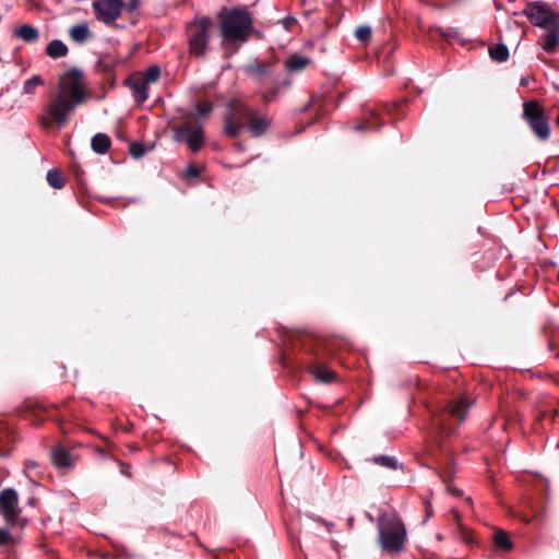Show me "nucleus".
<instances>
[{"label":"nucleus","instance_id":"5","mask_svg":"<svg viewBox=\"0 0 559 559\" xmlns=\"http://www.w3.org/2000/svg\"><path fill=\"white\" fill-rule=\"evenodd\" d=\"M471 404L464 395L452 400L437 417L440 432L447 436L453 433L454 427L450 424L449 419L453 418L457 425L462 423L466 418Z\"/></svg>","mask_w":559,"mask_h":559},{"label":"nucleus","instance_id":"8","mask_svg":"<svg viewBox=\"0 0 559 559\" xmlns=\"http://www.w3.org/2000/svg\"><path fill=\"white\" fill-rule=\"evenodd\" d=\"M523 115L535 135L545 141L549 138L550 128L543 108L536 102H526L523 105Z\"/></svg>","mask_w":559,"mask_h":559},{"label":"nucleus","instance_id":"15","mask_svg":"<svg viewBox=\"0 0 559 559\" xmlns=\"http://www.w3.org/2000/svg\"><path fill=\"white\" fill-rule=\"evenodd\" d=\"M110 139L105 133H97L92 138V148L97 154H105L110 147Z\"/></svg>","mask_w":559,"mask_h":559},{"label":"nucleus","instance_id":"26","mask_svg":"<svg viewBox=\"0 0 559 559\" xmlns=\"http://www.w3.org/2000/svg\"><path fill=\"white\" fill-rule=\"evenodd\" d=\"M44 84V80L40 75H34L33 78L25 81L23 85V93L27 95H33L36 88Z\"/></svg>","mask_w":559,"mask_h":559},{"label":"nucleus","instance_id":"33","mask_svg":"<svg viewBox=\"0 0 559 559\" xmlns=\"http://www.w3.org/2000/svg\"><path fill=\"white\" fill-rule=\"evenodd\" d=\"M460 530H461V538L465 543H473L474 542L472 535L464 527L461 526Z\"/></svg>","mask_w":559,"mask_h":559},{"label":"nucleus","instance_id":"23","mask_svg":"<svg viewBox=\"0 0 559 559\" xmlns=\"http://www.w3.org/2000/svg\"><path fill=\"white\" fill-rule=\"evenodd\" d=\"M267 127V121L264 117H260V116H257L254 114V118L251 119V121L249 122V130L254 134V135H260L261 133L264 132V130L266 129Z\"/></svg>","mask_w":559,"mask_h":559},{"label":"nucleus","instance_id":"9","mask_svg":"<svg viewBox=\"0 0 559 559\" xmlns=\"http://www.w3.org/2000/svg\"><path fill=\"white\" fill-rule=\"evenodd\" d=\"M209 21L206 17L188 26L190 51L195 56L204 55L207 44Z\"/></svg>","mask_w":559,"mask_h":559},{"label":"nucleus","instance_id":"27","mask_svg":"<svg viewBox=\"0 0 559 559\" xmlns=\"http://www.w3.org/2000/svg\"><path fill=\"white\" fill-rule=\"evenodd\" d=\"M47 181L55 189H61L64 186L63 177L56 169H51L47 173Z\"/></svg>","mask_w":559,"mask_h":559},{"label":"nucleus","instance_id":"30","mask_svg":"<svg viewBox=\"0 0 559 559\" xmlns=\"http://www.w3.org/2000/svg\"><path fill=\"white\" fill-rule=\"evenodd\" d=\"M203 169H204V167L201 168L195 165H190L186 170L185 177L187 180L194 179V178L199 177V175L201 174V171Z\"/></svg>","mask_w":559,"mask_h":559},{"label":"nucleus","instance_id":"37","mask_svg":"<svg viewBox=\"0 0 559 559\" xmlns=\"http://www.w3.org/2000/svg\"><path fill=\"white\" fill-rule=\"evenodd\" d=\"M366 516H367V519H368L370 522H372V521H373V518H372V515H371L370 513H366Z\"/></svg>","mask_w":559,"mask_h":559},{"label":"nucleus","instance_id":"31","mask_svg":"<svg viewBox=\"0 0 559 559\" xmlns=\"http://www.w3.org/2000/svg\"><path fill=\"white\" fill-rule=\"evenodd\" d=\"M145 153V147L140 144V143H132L130 145V154L135 157V158H139L141 156H143Z\"/></svg>","mask_w":559,"mask_h":559},{"label":"nucleus","instance_id":"2","mask_svg":"<svg viewBox=\"0 0 559 559\" xmlns=\"http://www.w3.org/2000/svg\"><path fill=\"white\" fill-rule=\"evenodd\" d=\"M218 20L223 43L234 46L233 51L249 39L252 19L246 9H224Z\"/></svg>","mask_w":559,"mask_h":559},{"label":"nucleus","instance_id":"7","mask_svg":"<svg viewBox=\"0 0 559 559\" xmlns=\"http://www.w3.org/2000/svg\"><path fill=\"white\" fill-rule=\"evenodd\" d=\"M525 15L531 23L544 29L559 28V15L543 2L528 3L525 8Z\"/></svg>","mask_w":559,"mask_h":559},{"label":"nucleus","instance_id":"39","mask_svg":"<svg viewBox=\"0 0 559 559\" xmlns=\"http://www.w3.org/2000/svg\"><path fill=\"white\" fill-rule=\"evenodd\" d=\"M136 4H138V3H136L135 1H134V2H131V9L135 8V7H136Z\"/></svg>","mask_w":559,"mask_h":559},{"label":"nucleus","instance_id":"19","mask_svg":"<svg viewBox=\"0 0 559 559\" xmlns=\"http://www.w3.org/2000/svg\"><path fill=\"white\" fill-rule=\"evenodd\" d=\"M311 373L318 381L323 382V383L331 382L335 377V374L332 370H330L329 368H326L324 365H321V364L314 365L311 368Z\"/></svg>","mask_w":559,"mask_h":559},{"label":"nucleus","instance_id":"22","mask_svg":"<svg viewBox=\"0 0 559 559\" xmlns=\"http://www.w3.org/2000/svg\"><path fill=\"white\" fill-rule=\"evenodd\" d=\"M493 542L497 547L503 550L512 549V542L510 540L508 534L504 531L498 530L493 534Z\"/></svg>","mask_w":559,"mask_h":559},{"label":"nucleus","instance_id":"6","mask_svg":"<svg viewBox=\"0 0 559 559\" xmlns=\"http://www.w3.org/2000/svg\"><path fill=\"white\" fill-rule=\"evenodd\" d=\"M254 118V112L246 107L240 100L233 99L228 104L227 112L225 114V133L230 136H236L243 127H248L251 119Z\"/></svg>","mask_w":559,"mask_h":559},{"label":"nucleus","instance_id":"36","mask_svg":"<svg viewBox=\"0 0 559 559\" xmlns=\"http://www.w3.org/2000/svg\"><path fill=\"white\" fill-rule=\"evenodd\" d=\"M431 514H432V510L430 507H428L427 508V516L429 518V516H431Z\"/></svg>","mask_w":559,"mask_h":559},{"label":"nucleus","instance_id":"41","mask_svg":"<svg viewBox=\"0 0 559 559\" xmlns=\"http://www.w3.org/2000/svg\"><path fill=\"white\" fill-rule=\"evenodd\" d=\"M454 495H459L460 491L459 490H451Z\"/></svg>","mask_w":559,"mask_h":559},{"label":"nucleus","instance_id":"4","mask_svg":"<svg viewBox=\"0 0 559 559\" xmlns=\"http://www.w3.org/2000/svg\"><path fill=\"white\" fill-rule=\"evenodd\" d=\"M209 110L206 102L197 106V117L189 118L180 126L174 128V141L185 143L191 152H198L205 142V133L201 124V119Z\"/></svg>","mask_w":559,"mask_h":559},{"label":"nucleus","instance_id":"34","mask_svg":"<svg viewBox=\"0 0 559 559\" xmlns=\"http://www.w3.org/2000/svg\"><path fill=\"white\" fill-rule=\"evenodd\" d=\"M281 23L283 24L284 28L289 29L292 25L296 23V20L294 17H285L281 21Z\"/></svg>","mask_w":559,"mask_h":559},{"label":"nucleus","instance_id":"3","mask_svg":"<svg viewBox=\"0 0 559 559\" xmlns=\"http://www.w3.org/2000/svg\"><path fill=\"white\" fill-rule=\"evenodd\" d=\"M378 540L388 552H400L406 540V530L399 514L393 509H385L378 518Z\"/></svg>","mask_w":559,"mask_h":559},{"label":"nucleus","instance_id":"32","mask_svg":"<svg viewBox=\"0 0 559 559\" xmlns=\"http://www.w3.org/2000/svg\"><path fill=\"white\" fill-rule=\"evenodd\" d=\"M11 538L9 532L7 530L0 528V545H4Z\"/></svg>","mask_w":559,"mask_h":559},{"label":"nucleus","instance_id":"20","mask_svg":"<svg viewBox=\"0 0 559 559\" xmlns=\"http://www.w3.org/2000/svg\"><path fill=\"white\" fill-rule=\"evenodd\" d=\"M46 53L50 58L64 57L68 53V47L59 39H53L46 47Z\"/></svg>","mask_w":559,"mask_h":559},{"label":"nucleus","instance_id":"16","mask_svg":"<svg viewBox=\"0 0 559 559\" xmlns=\"http://www.w3.org/2000/svg\"><path fill=\"white\" fill-rule=\"evenodd\" d=\"M69 35L75 43L81 44V43H84L90 37L91 32H90L88 25L86 23H82V24L73 25L69 29Z\"/></svg>","mask_w":559,"mask_h":559},{"label":"nucleus","instance_id":"12","mask_svg":"<svg viewBox=\"0 0 559 559\" xmlns=\"http://www.w3.org/2000/svg\"><path fill=\"white\" fill-rule=\"evenodd\" d=\"M245 71L248 75L254 79H262L271 74V66L267 62L253 60L245 66Z\"/></svg>","mask_w":559,"mask_h":559},{"label":"nucleus","instance_id":"21","mask_svg":"<svg viewBox=\"0 0 559 559\" xmlns=\"http://www.w3.org/2000/svg\"><path fill=\"white\" fill-rule=\"evenodd\" d=\"M559 28L547 29L546 36L543 43V49L547 52H554L559 44Z\"/></svg>","mask_w":559,"mask_h":559},{"label":"nucleus","instance_id":"25","mask_svg":"<svg viewBox=\"0 0 559 559\" xmlns=\"http://www.w3.org/2000/svg\"><path fill=\"white\" fill-rule=\"evenodd\" d=\"M160 75V68L158 66L150 67L145 72H143L139 78L142 79L147 84L155 83Z\"/></svg>","mask_w":559,"mask_h":559},{"label":"nucleus","instance_id":"18","mask_svg":"<svg viewBox=\"0 0 559 559\" xmlns=\"http://www.w3.org/2000/svg\"><path fill=\"white\" fill-rule=\"evenodd\" d=\"M51 457L58 467H67L71 464L70 453L63 447H56L51 452Z\"/></svg>","mask_w":559,"mask_h":559},{"label":"nucleus","instance_id":"11","mask_svg":"<svg viewBox=\"0 0 559 559\" xmlns=\"http://www.w3.org/2000/svg\"><path fill=\"white\" fill-rule=\"evenodd\" d=\"M0 512L8 523H14L20 513L19 496L12 488H7L0 491Z\"/></svg>","mask_w":559,"mask_h":559},{"label":"nucleus","instance_id":"38","mask_svg":"<svg viewBox=\"0 0 559 559\" xmlns=\"http://www.w3.org/2000/svg\"><path fill=\"white\" fill-rule=\"evenodd\" d=\"M452 512H453L455 519L459 520V513L455 510H453Z\"/></svg>","mask_w":559,"mask_h":559},{"label":"nucleus","instance_id":"13","mask_svg":"<svg viewBox=\"0 0 559 559\" xmlns=\"http://www.w3.org/2000/svg\"><path fill=\"white\" fill-rule=\"evenodd\" d=\"M150 84L145 83L139 76L132 81L133 96L138 103H144L148 97Z\"/></svg>","mask_w":559,"mask_h":559},{"label":"nucleus","instance_id":"40","mask_svg":"<svg viewBox=\"0 0 559 559\" xmlns=\"http://www.w3.org/2000/svg\"><path fill=\"white\" fill-rule=\"evenodd\" d=\"M122 473L129 475L128 471L124 467H122Z\"/></svg>","mask_w":559,"mask_h":559},{"label":"nucleus","instance_id":"24","mask_svg":"<svg viewBox=\"0 0 559 559\" xmlns=\"http://www.w3.org/2000/svg\"><path fill=\"white\" fill-rule=\"evenodd\" d=\"M491 59L503 62L509 57V50L504 45H496L489 48Z\"/></svg>","mask_w":559,"mask_h":559},{"label":"nucleus","instance_id":"35","mask_svg":"<svg viewBox=\"0 0 559 559\" xmlns=\"http://www.w3.org/2000/svg\"><path fill=\"white\" fill-rule=\"evenodd\" d=\"M370 127H371V124H370L369 122H364V123L357 124V126L355 127V129H356V130H366V129H368V128H370Z\"/></svg>","mask_w":559,"mask_h":559},{"label":"nucleus","instance_id":"14","mask_svg":"<svg viewBox=\"0 0 559 559\" xmlns=\"http://www.w3.org/2000/svg\"><path fill=\"white\" fill-rule=\"evenodd\" d=\"M14 34L28 43H34L38 39L39 33L38 29L32 25L23 24L19 28L14 31Z\"/></svg>","mask_w":559,"mask_h":559},{"label":"nucleus","instance_id":"29","mask_svg":"<svg viewBox=\"0 0 559 559\" xmlns=\"http://www.w3.org/2000/svg\"><path fill=\"white\" fill-rule=\"evenodd\" d=\"M373 462L388 468H396V461L391 456H377L373 459Z\"/></svg>","mask_w":559,"mask_h":559},{"label":"nucleus","instance_id":"42","mask_svg":"<svg viewBox=\"0 0 559 559\" xmlns=\"http://www.w3.org/2000/svg\"><path fill=\"white\" fill-rule=\"evenodd\" d=\"M348 523H349V525H350V526L353 525V518H350V519L348 520Z\"/></svg>","mask_w":559,"mask_h":559},{"label":"nucleus","instance_id":"10","mask_svg":"<svg viewBox=\"0 0 559 559\" xmlns=\"http://www.w3.org/2000/svg\"><path fill=\"white\" fill-rule=\"evenodd\" d=\"M92 5L97 20L105 24L116 21L123 9L121 0H95Z\"/></svg>","mask_w":559,"mask_h":559},{"label":"nucleus","instance_id":"28","mask_svg":"<svg viewBox=\"0 0 559 559\" xmlns=\"http://www.w3.org/2000/svg\"><path fill=\"white\" fill-rule=\"evenodd\" d=\"M355 36L361 41H368L371 37V28L367 25H360L356 28Z\"/></svg>","mask_w":559,"mask_h":559},{"label":"nucleus","instance_id":"1","mask_svg":"<svg viewBox=\"0 0 559 559\" xmlns=\"http://www.w3.org/2000/svg\"><path fill=\"white\" fill-rule=\"evenodd\" d=\"M85 98L83 73L78 69L64 72L60 75L57 90L46 107L48 116L40 119L41 124L45 128L51 124L64 127L69 122L70 114L83 104Z\"/></svg>","mask_w":559,"mask_h":559},{"label":"nucleus","instance_id":"17","mask_svg":"<svg viewBox=\"0 0 559 559\" xmlns=\"http://www.w3.org/2000/svg\"><path fill=\"white\" fill-rule=\"evenodd\" d=\"M309 62L310 60L307 57L295 53L286 59L285 66L289 71L295 72L304 70L309 64Z\"/></svg>","mask_w":559,"mask_h":559}]
</instances>
